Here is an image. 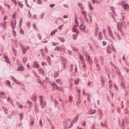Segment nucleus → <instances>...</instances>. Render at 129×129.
Here are the masks:
<instances>
[{
	"instance_id": "423d86ee",
	"label": "nucleus",
	"mask_w": 129,
	"mask_h": 129,
	"mask_svg": "<svg viewBox=\"0 0 129 129\" xmlns=\"http://www.w3.org/2000/svg\"><path fill=\"white\" fill-rule=\"evenodd\" d=\"M14 22H11V26L12 27V28H15L16 26V21H14Z\"/></svg>"
},
{
	"instance_id": "412c9836",
	"label": "nucleus",
	"mask_w": 129,
	"mask_h": 129,
	"mask_svg": "<svg viewBox=\"0 0 129 129\" xmlns=\"http://www.w3.org/2000/svg\"><path fill=\"white\" fill-rule=\"evenodd\" d=\"M23 114L22 113H21L19 114V115L20 117V120H21L23 118Z\"/></svg>"
},
{
	"instance_id": "4d7b16f0",
	"label": "nucleus",
	"mask_w": 129,
	"mask_h": 129,
	"mask_svg": "<svg viewBox=\"0 0 129 129\" xmlns=\"http://www.w3.org/2000/svg\"><path fill=\"white\" fill-rule=\"evenodd\" d=\"M73 49L74 51H77L78 50V49L77 48L75 47L73 48Z\"/></svg>"
},
{
	"instance_id": "09e8293b",
	"label": "nucleus",
	"mask_w": 129,
	"mask_h": 129,
	"mask_svg": "<svg viewBox=\"0 0 129 129\" xmlns=\"http://www.w3.org/2000/svg\"><path fill=\"white\" fill-rule=\"evenodd\" d=\"M80 93H78V100H79V99L80 98Z\"/></svg>"
},
{
	"instance_id": "69168bd1",
	"label": "nucleus",
	"mask_w": 129,
	"mask_h": 129,
	"mask_svg": "<svg viewBox=\"0 0 129 129\" xmlns=\"http://www.w3.org/2000/svg\"><path fill=\"white\" fill-rule=\"evenodd\" d=\"M22 19H21L20 20V25L21 24H22Z\"/></svg>"
},
{
	"instance_id": "9d476101",
	"label": "nucleus",
	"mask_w": 129,
	"mask_h": 129,
	"mask_svg": "<svg viewBox=\"0 0 129 129\" xmlns=\"http://www.w3.org/2000/svg\"><path fill=\"white\" fill-rule=\"evenodd\" d=\"M2 109L4 110L5 111V114H7L8 113V112H6V111H7V108L5 107H2Z\"/></svg>"
},
{
	"instance_id": "cd10ccee",
	"label": "nucleus",
	"mask_w": 129,
	"mask_h": 129,
	"mask_svg": "<svg viewBox=\"0 0 129 129\" xmlns=\"http://www.w3.org/2000/svg\"><path fill=\"white\" fill-rule=\"evenodd\" d=\"M18 5L21 8L23 7V5L19 1L18 2Z\"/></svg>"
},
{
	"instance_id": "393cba45",
	"label": "nucleus",
	"mask_w": 129,
	"mask_h": 129,
	"mask_svg": "<svg viewBox=\"0 0 129 129\" xmlns=\"http://www.w3.org/2000/svg\"><path fill=\"white\" fill-rule=\"evenodd\" d=\"M37 105H36L35 104V111L36 112H37V111L38 110V108L37 107Z\"/></svg>"
},
{
	"instance_id": "a19ab883",
	"label": "nucleus",
	"mask_w": 129,
	"mask_h": 129,
	"mask_svg": "<svg viewBox=\"0 0 129 129\" xmlns=\"http://www.w3.org/2000/svg\"><path fill=\"white\" fill-rule=\"evenodd\" d=\"M120 86L122 87L123 88H124L125 86L124 84H123V83H122V82H121V83Z\"/></svg>"
},
{
	"instance_id": "72a5a7b5",
	"label": "nucleus",
	"mask_w": 129,
	"mask_h": 129,
	"mask_svg": "<svg viewBox=\"0 0 129 129\" xmlns=\"http://www.w3.org/2000/svg\"><path fill=\"white\" fill-rule=\"evenodd\" d=\"M72 100V96L71 95L69 96V99L68 100L69 101H71Z\"/></svg>"
},
{
	"instance_id": "39448f33",
	"label": "nucleus",
	"mask_w": 129,
	"mask_h": 129,
	"mask_svg": "<svg viewBox=\"0 0 129 129\" xmlns=\"http://www.w3.org/2000/svg\"><path fill=\"white\" fill-rule=\"evenodd\" d=\"M29 47H25L23 48L22 49V51H23V54H25V53L26 51L28 49Z\"/></svg>"
},
{
	"instance_id": "2f4dec72",
	"label": "nucleus",
	"mask_w": 129,
	"mask_h": 129,
	"mask_svg": "<svg viewBox=\"0 0 129 129\" xmlns=\"http://www.w3.org/2000/svg\"><path fill=\"white\" fill-rule=\"evenodd\" d=\"M78 101L76 103V105L77 106H78L79 105H80V102H81V101L80 100H78Z\"/></svg>"
},
{
	"instance_id": "79ce46f5",
	"label": "nucleus",
	"mask_w": 129,
	"mask_h": 129,
	"mask_svg": "<svg viewBox=\"0 0 129 129\" xmlns=\"http://www.w3.org/2000/svg\"><path fill=\"white\" fill-rule=\"evenodd\" d=\"M83 63V69H84L85 70V65L84 64V62L82 63Z\"/></svg>"
},
{
	"instance_id": "4be33fe9",
	"label": "nucleus",
	"mask_w": 129,
	"mask_h": 129,
	"mask_svg": "<svg viewBox=\"0 0 129 129\" xmlns=\"http://www.w3.org/2000/svg\"><path fill=\"white\" fill-rule=\"evenodd\" d=\"M79 116V115H77V116L76 117L74 118L73 120L75 122H76Z\"/></svg>"
},
{
	"instance_id": "0e129e2a",
	"label": "nucleus",
	"mask_w": 129,
	"mask_h": 129,
	"mask_svg": "<svg viewBox=\"0 0 129 129\" xmlns=\"http://www.w3.org/2000/svg\"><path fill=\"white\" fill-rule=\"evenodd\" d=\"M52 44L53 46H56L57 44L55 42H52Z\"/></svg>"
},
{
	"instance_id": "20e7f679",
	"label": "nucleus",
	"mask_w": 129,
	"mask_h": 129,
	"mask_svg": "<svg viewBox=\"0 0 129 129\" xmlns=\"http://www.w3.org/2000/svg\"><path fill=\"white\" fill-rule=\"evenodd\" d=\"M76 25L74 26V27H73L72 28V31L73 32H75L76 33V35H77L79 33V32L77 31L76 28L75 27Z\"/></svg>"
},
{
	"instance_id": "c03bdc74",
	"label": "nucleus",
	"mask_w": 129,
	"mask_h": 129,
	"mask_svg": "<svg viewBox=\"0 0 129 129\" xmlns=\"http://www.w3.org/2000/svg\"><path fill=\"white\" fill-rule=\"evenodd\" d=\"M44 15V14L43 13H41V15H40L41 19H42L43 18Z\"/></svg>"
},
{
	"instance_id": "5701e85b",
	"label": "nucleus",
	"mask_w": 129,
	"mask_h": 129,
	"mask_svg": "<svg viewBox=\"0 0 129 129\" xmlns=\"http://www.w3.org/2000/svg\"><path fill=\"white\" fill-rule=\"evenodd\" d=\"M99 30V28L97 27H96V28L95 29V33H96V36H97V33L98 32V31Z\"/></svg>"
},
{
	"instance_id": "f257e3e1",
	"label": "nucleus",
	"mask_w": 129,
	"mask_h": 129,
	"mask_svg": "<svg viewBox=\"0 0 129 129\" xmlns=\"http://www.w3.org/2000/svg\"><path fill=\"white\" fill-rule=\"evenodd\" d=\"M40 103L41 106L42 108H44L46 105V103L45 102L43 101V100L42 101L41 100L40 101Z\"/></svg>"
},
{
	"instance_id": "c85d7f7f",
	"label": "nucleus",
	"mask_w": 129,
	"mask_h": 129,
	"mask_svg": "<svg viewBox=\"0 0 129 129\" xmlns=\"http://www.w3.org/2000/svg\"><path fill=\"white\" fill-rule=\"evenodd\" d=\"M50 84L52 85L54 87H55V86H56V84H55V83L53 82H51Z\"/></svg>"
},
{
	"instance_id": "5fc2aeb1",
	"label": "nucleus",
	"mask_w": 129,
	"mask_h": 129,
	"mask_svg": "<svg viewBox=\"0 0 129 129\" xmlns=\"http://www.w3.org/2000/svg\"><path fill=\"white\" fill-rule=\"evenodd\" d=\"M37 36H38V37L39 38V39H41V35L39 33H38L37 34Z\"/></svg>"
},
{
	"instance_id": "f03ea898",
	"label": "nucleus",
	"mask_w": 129,
	"mask_h": 129,
	"mask_svg": "<svg viewBox=\"0 0 129 129\" xmlns=\"http://www.w3.org/2000/svg\"><path fill=\"white\" fill-rule=\"evenodd\" d=\"M24 68L21 65H19L18 66V68L17 69V71H22L24 70Z\"/></svg>"
},
{
	"instance_id": "e2e57ef3",
	"label": "nucleus",
	"mask_w": 129,
	"mask_h": 129,
	"mask_svg": "<svg viewBox=\"0 0 129 129\" xmlns=\"http://www.w3.org/2000/svg\"><path fill=\"white\" fill-rule=\"evenodd\" d=\"M115 34V36L117 37V36H119V35L117 33V32H114Z\"/></svg>"
},
{
	"instance_id": "603ef678",
	"label": "nucleus",
	"mask_w": 129,
	"mask_h": 129,
	"mask_svg": "<svg viewBox=\"0 0 129 129\" xmlns=\"http://www.w3.org/2000/svg\"><path fill=\"white\" fill-rule=\"evenodd\" d=\"M37 2L38 4H41V0H37Z\"/></svg>"
},
{
	"instance_id": "58836bf2",
	"label": "nucleus",
	"mask_w": 129,
	"mask_h": 129,
	"mask_svg": "<svg viewBox=\"0 0 129 129\" xmlns=\"http://www.w3.org/2000/svg\"><path fill=\"white\" fill-rule=\"evenodd\" d=\"M83 24L84 23H83L82 24H81L80 25V26L79 27V28L81 30H83V28L82 27L83 26Z\"/></svg>"
},
{
	"instance_id": "bb28decb",
	"label": "nucleus",
	"mask_w": 129,
	"mask_h": 129,
	"mask_svg": "<svg viewBox=\"0 0 129 129\" xmlns=\"http://www.w3.org/2000/svg\"><path fill=\"white\" fill-rule=\"evenodd\" d=\"M16 14V13L15 12L12 15V17L13 19H14L15 17Z\"/></svg>"
},
{
	"instance_id": "a18cd8bd",
	"label": "nucleus",
	"mask_w": 129,
	"mask_h": 129,
	"mask_svg": "<svg viewBox=\"0 0 129 129\" xmlns=\"http://www.w3.org/2000/svg\"><path fill=\"white\" fill-rule=\"evenodd\" d=\"M101 85H102V86H103L104 84V81L103 80H101Z\"/></svg>"
},
{
	"instance_id": "338daca9",
	"label": "nucleus",
	"mask_w": 129,
	"mask_h": 129,
	"mask_svg": "<svg viewBox=\"0 0 129 129\" xmlns=\"http://www.w3.org/2000/svg\"><path fill=\"white\" fill-rule=\"evenodd\" d=\"M13 34L14 36H16V32L14 30L13 31Z\"/></svg>"
},
{
	"instance_id": "680f3d73",
	"label": "nucleus",
	"mask_w": 129,
	"mask_h": 129,
	"mask_svg": "<svg viewBox=\"0 0 129 129\" xmlns=\"http://www.w3.org/2000/svg\"><path fill=\"white\" fill-rule=\"evenodd\" d=\"M109 35L111 36V35H112V34L111 32V31L110 30V31H109Z\"/></svg>"
},
{
	"instance_id": "2eb2a0df",
	"label": "nucleus",
	"mask_w": 129,
	"mask_h": 129,
	"mask_svg": "<svg viewBox=\"0 0 129 129\" xmlns=\"http://www.w3.org/2000/svg\"><path fill=\"white\" fill-rule=\"evenodd\" d=\"M128 7V5L126 4H125L123 7L124 9H127Z\"/></svg>"
},
{
	"instance_id": "e433bc0d",
	"label": "nucleus",
	"mask_w": 129,
	"mask_h": 129,
	"mask_svg": "<svg viewBox=\"0 0 129 129\" xmlns=\"http://www.w3.org/2000/svg\"><path fill=\"white\" fill-rule=\"evenodd\" d=\"M97 69L98 70H100V67L99 65L98 64H97L96 65Z\"/></svg>"
},
{
	"instance_id": "6e6552de",
	"label": "nucleus",
	"mask_w": 129,
	"mask_h": 129,
	"mask_svg": "<svg viewBox=\"0 0 129 129\" xmlns=\"http://www.w3.org/2000/svg\"><path fill=\"white\" fill-rule=\"evenodd\" d=\"M99 39L100 40H101L102 39V33L101 32L99 33L98 34Z\"/></svg>"
},
{
	"instance_id": "864d4df0",
	"label": "nucleus",
	"mask_w": 129,
	"mask_h": 129,
	"mask_svg": "<svg viewBox=\"0 0 129 129\" xmlns=\"http://www.w3.org/2000/svg\"><path fill=\"white\" fill-rule=\"evenodd\" d=\"M6 24V21H5L3 23V26L4 27L5 26Z\"/></svg>"
},
{
	"instance_id": "0eeeda50",
	"label": "nucleus",
	"mask_w": 129,
	"mask_h": 129,
	"mask_svg": "<svg viewBox=\"0 0 129 129\" xmlns=\"http://www.w3.org/2000/svg\"><path fill=\"white\" fill-rule=\"evenodd\" d=\"M96 112L95 110H93L92 109H90L89 111L88 112L89 114H94Z\"/></svg>"
},
{
	"instance_id": "b1692460",
	"label": "nucleus",
	"mask_w": 129,
	"mask_h": 129,
	"mask_svg": "<svg viewBox=\"0 0 129 129\" xmlns=\"http://www.w3.org/2000/svg\"><path fill=\"white\" fill-rule=\"evenodd\" d=\"M86 59L87 60H90V58L89 56L88 55H86Z\"/></svg>"
},
{
	"instance_id": "bf43d9fd",
	"label": "nucleus",
	"mask_w": 129,
	"mask_h": 129,
	"mask_svg": "<svg viewBox=\"0 0 129 129\" xmlns=\"http://www.w3.org/2000/svg\"><path fill=\"white\" fill-rule=\"evenodd\" d=\"M116 72L117 74L120 76V75H121V74L117 70H116Z\"/></svg>"
},
{
	"instance_id": "37998d69",
	"label": "nucleus",
	"mask_w": 129,
	"mask_h": 129,
	"mask_svg": "<svg viewBox=\"0 0 129 129\" xmlns=\"http://www.w3.org/2000/svg\"><path fill=\"white\" fill-rule=\"evenodd\" d=\"M89 14H88V16L89 17V20L90 22V23H91L92 22V18H91V16H89Z\"/></svg>"
},
{
	"instance_id": "f8f14e48",
	"label": "nucleus",
	"mask_w": 129,
	"mask_h": 129,
	"mask_svg": "<svg viewBox=\"0 0 129 129\" xmlns=\"http://www.w3.org/2000/svg\"><path fill=\"white\" fill-rule=\"evenodd\" d=\"M6 82L7 85H8V86H10V87H11L10 85V81L8 80H7L6 81Z\"/></svg>"
},
{
	"instance_id": "de8ad7c7",
	"label": "nucleus",
	"mask_w": 129,
	"mask_h": 129,
	"mask_svg": "<svg viewBox=\"0 0 129 129\" xmlns=\"http://www.w3.org/2000/svg\"><path fill=\"white\" fill-rule=\"evenodd\" d=\"M85 19L86 20L87 23H88L89 22V20L87 19V17H84Z\"/></svg>"
},
{
	"instance_id": "13d9d810",
	"label": "nucleus",
	"mask_w": 129,
	"mask_h": 129,
	"mask_svg": "<svg viewBox=\"0 0 129 129\" xmlns=\"http://www.w3.org/2000/svg\"><path fill=\"white\" fill-rule=\"evenodd\" d=\"M55 30H53V31L51 32V36H52L53 34H54L55 33Z\"/></svg>"
},
{
	"instance_id": "49530a36",
	"label": "nucleus",
	"mask_w": 129,
	"mask_h": 129,
	"mask_svg": "<svg viewBox=\"0 0 129 129\" xmlns=\"http://www.w3.org/2000/svg\"><path fill=\"white\" fill-rule=\"evenodd\" d=\"M55 5L54 4H50V5L49 6L50 7L52 8Z\"/></svg>"
},
{
	"instance_id": "ea45409f",
	"label": "nucleus",
	"mask_w": 129,
	"mask_h": 129,
	"mask_svg": "<svg viewBox=\"0 0 129 129\" xmlns=\"http://www.w3.org/2000/svg\"><path fill=\"white\" fill-rule=\"evenodd\" d=\"M99 113L100 112V114L101 115L100 116V117L101 118L102 116V115H103V113H102V112L100 110H99Z\"/></svg>"
},
{
	"instance_id": "f3484780",
	"label": "nucleus",
	"mask_w": 129,
	"mask_h": 129,
	"mask_svg": "<svg viewBox=\"0 0 129 129\" xmlns=\"http://www.w3.org/2000/svg\"><path fill=\"white\" fill-rule=\"evenodd\" d=\"M58 39L61 41L63 42L64 41V38L61 37H58Z\"/></svg>"
},
{
	"instance_id": "8fccbe9b",
	"label": "nucleus",
	"mask_w": 129,
	"mask_h": 129,
	"mask_svg": "<svg viewBox=\"0 0 129 129\" xmlns=\"http://www.w3.org/2000/svg\"><path fill=\"white\" fill-rule=\"evenodd\" d=\"M117 110L118 112L119 113L120 112V108L119 107H117Z\"/></svg>"
},
{
	"instance_id": "473e14b6",
	"label": "nucleus",
	"mask_w": 129,
	"mask_h": 129,
	"mask_svg": "<svg viewBox=\"0 0 129 129\" xmlns=\"http://www.w3.org/2000/svg\"><path fill=\"white\" fill-rule=\"evenodd\" d=\"M59 47L56 46L55 48V50L56 51H59Z\"/></svg>"
},
{
	"instance_id": "ddd939ff",
	"label": "nucleus",
	"mask_w": 129,
	"mask_h": 129,
	"mask_svg": "<svg viewBox=\"0 0 129 129\" xmlns=\"http://www.w3.org/2000/svg\"><path fill=\"white\" fill-rule=\"evenodd\" d=\"M77 37V35L75 34H73L72 36V38L74 40H76Z\"/></svg>"
},
{
	"instance_id": "7ed1b4c3",
	"label": "nucleus",
	"mask_w": 129,
	"mask_h": 129,
	"mask_svg": "<svg viewBox=\"0 0 129 129\" xmlns=\"http://www.w3.org/2000/svg\"><path fill=\"white\" fill-rule=\"evenodd\" d=\"M37 95L36 94H34L31 97V99L33 101H35L36 100Z\"/></svg>"
},
{
	"instance_id": "052dcab7",
	"label": "nucleus",
	"mask_w": 129,
	"mask_h": 129,
	"mask_svg": "<svg viewBox=\"0 0 129 129\" xmlns=\"http://www.w3.org/2000/svg\"><path fill=\"white\" fill-rule=\"evenodd\" d=\"M109 88L110 89H111L112 86V84L111 83H109Z\"/></svg>"
},
{
	"instance_id": "c756f323",
	"label": "nucleus",
	"mask_w": 129,
	"mask_h": 129,
	"mask_svg": "<svg viewBox=\"0 0 129 129\" xmlns=\"http://www.w3.org/2000/svg\"><path fill=\"white\" fill-rule=\"evenodd\" d=\"M62 61V63L63 64H65L67 62V60L66 59L64 58Z\"/></svg>"
},
{
	"instance_id": "a878e982",
	"label": "nucleus",
	"mask_w": 129,
	"mask_h": 129,
	"mask_svg": "<svg viewBox=\"0 0 129 129\" xmlns=\"http://www.w3.org/2000/svg\"><path fill=\"white\" fill-rule=\"evenodd\" d=\"M58 76V71L56 72V73H55L54 74V76L55 77H57Z\"/></svg>"
},
{
	"instance_id": "f704fd0d",
	"label": "nucleus",
	"mask_w": 129,
	"mask_h": 129,
	"mask_svg": "<svg viewBox=\"0 0 129 129\" xmlns=\"http://www.w3.org/2000/svg\"><path fill=\"white\" fill-rule=\"evenodd\" d=\"M124 2L122 1L121 2V5L122 6V7H123L124 6V5L125 4V3H124Z\"/></svg>"
},
{
	"instance_id": "7c9ffc66",
	"label": "nucleus",
	"mask_w": 129,
	"mask_h": 129,
	"mask_svg": "<svg viewBox=\"0 0 129 129\" xmlns=\"http://www.w3.org/2000/svg\"><path fill=\"white\" fill-rule=\"evenodd\" d=\"M19 45H20V46L21 49H22L23 48V47H24V46L22 45V44L21 42H20L19 43Z\"/></svg>"
},
{
	"instance_id": "4c0bfd02",
	"label": "nucleus",
	"mask_w": 129,
	"mask_h": 129,
	"mask_svg": "<svg viewBox=\"0 0 129 129\" xmlns=\"http://www.w3.org/2000/svg\"><path fill=\"white\" fill-rule=\"evenodd\" d=\"M100 58L101 59V62L102 63L103 62L104 60V59L102 56L100 57Z\"/></svg>"
},
{
	"instance_id": "774afa93",
	"label": "nucleus",
	"mask_w": 129,
	"mask_h": 129,
	"mask_svg": "<svg viewBox=\"0 0 129 129\" xmlns=\"http://www.w3.org/2000/svg\"><path fill=\"white\" fill-rule=\"evenodd\" d=\"M102 43L103 44V45L104 46L106 44V43L105 41H103L102 42Z\"/></svg>"
},
{
	"instance_id": "a211bd4d",
	"label": "nucleus",
	"mask_w": 129,
	"mask_h": 129,
	"mask_svg": "<svg viewBox=\"0 0 129 129\" xmlns=\"http://www.w3.org/2000/svg\"><path fill=\"white\" fill-rule=\"evenodd\" d=\"M47 120H48V121L50 123V125L51 126L52 128H53V126H52L53 125H52V124L51 123L52 122H51V120L49 119H48Z\"/></svg>"
},
{
	"instance_id": "1a4fd4ad",
	"label": "nucleus",
	"mask_w": 129,
	"mask_h": 129,
	"mask_svg": "<svg viewBox=\"0 0 129 129\" xmlns=\"http://www.w3.org/2000/svg\"><path fill=\"white\" fill-rule=\"evenodd\" d=\"M11 78L16 83H17L18 84H20V82L18 83L17 82V80L14 78L13 76H11Z\"/></svg>"
},
{
	"instance_id": "aec40b11",
	"label": "nucleus",
	"mask_w": 129,
	"mask_h": 129,
	"mask_svg": "<svg viewBox=\"0 0 129 129\" xmlns=\"http://www.w3.org/2000/svg\"><path fill=\"white\" fill-rule=\"evenodd\" d=\"M47 60H48V63L49 64H50L51 62V60L50 58L49 57V56H48V58H47Z\"/></svg>"
},
{
	"instance_id": "6ab92c4d",
	"label": "nucleus",
	"mask_w": 129,
	"mask_h": 129,
	"mask_svg": "<svg viewBox=\"0 0 129 129\" xmlns=\"http://www.w3.org/2000/svg\"><path fill=\"white\" fill-rule=\"evenodd\" d=\"M79 80L78 79H77L76 80L74 81V84L76 85L79 82Z\"/></svg>"
},
{
	"instance_id": "3c124183",
	"label": "nucleus",
	"mask_w": 129,
	"mask_h": 129,
	"mask_svg": "<svg viewBox=\"0 0 129 129\" xmlns=\"http://www.w3.org/2000/svg\"><path fill=\"white\" fill-rule=\"evenodd\" d=\"M29 104V106L30 107H31L32 106V102H31L30 101V102H29V103H28Z\"/></svg>"
},
{
	"instance_id": "dca6fc26",
	"label": "nucleus",
	"mask_w": 129,
	"mask_h": 129,
	"mask_svg": "<svg viewBox=\"0 0 129 129\" xmlns=\"http://www.w3.org/2000/svg\"><path fill=\"white\" fill-rule=\"evenodd\" d=\"M86 94L87 96V100L88 101H89L90 99V98L89 97V96H90V94L89 93H86Z\"/></svg>"
},
{
	"instance_id": "9b49d317",
	"label": "nucleus",
	"mask_w": 129,
	"mask_h": 129,
	"mask_svg": "<svg viewBox=\"0 0 129 129\" xmlns=\"http://www.w3.org/2000/svg\"><path fill=\"white\" fill-rule=\"evenodd\" d=\"M34 65L36 68H38L39 67L38 64L37 63V62L35 61L34 62Z\"/></svg>"
},
{
	"instance_id": "6e6d98bb",
	"label": "nucleus",
	"mask_w": 129,
	"mask_h": 129,
	"mask_svg": "<svg viewBox=\"0 0 129 129\" xmlns=\"http://www.w3.org/2000/svg\"><path fill=\"white\" fill-rule=\"evenodd\" d=\"M63 6L65 7H66L67 8H69V7L68 6V5L66 4H64L63 5Z\"/></svg>"
},
{
	"instance_id": "c9c22d12",
	"label": "nucleus",
	"mask_w": 129,
	"mask_h": 129,
	"mask_svg": "<svg viewBox=\"0 0 129 129\" xmlns=\"http://www.w3.org/2000/svg\"><path fill=\"white\" fill-rule=\"evenodd\" d=\"M79 59L81 61H83V56L82 55H80L79 57Z\"/></svg>"
},
{
	"instance_id": "4468645a",
	"label": "nucleus",
	"mask_w": 129,
	"mask_h": 129,
	"mask_svg": "<svg viewBox=\"0 0 129 129\" xmlns=\"http://www.w3.org/2000/svg\"><path fill=\"white\" fill-rule=\"evenodd\" d=\"M59 101H60V102L59 103V104H60L61 106H63V108L64 107V105L63 104V102L61 100H59Z\"/></svg>"
}]
</instances>
